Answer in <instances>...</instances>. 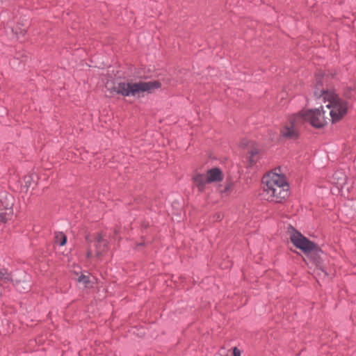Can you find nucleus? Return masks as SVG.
<instances>
[{
  "mask_svg": "<svg viewBox=\"0 0 356 356\" xmlns=\"http://www.w3.org/2000/svg\"><path fill=\"white\" fill-rule=\"evenodd\" d=\"M262 195L268 201L282 202L289 197V186L284 175L277 170L268 172L263 177Z\"/></svg>",
  "mask_w": 356,
  "mask_h": 356,
  "instance_id": "f257e3e1",
  "label": "nucleus"
},
{
  "mask_svg": "<svg viewBox=\"0 0 356 356\" xmlns=\"http://www.w3.org/2000/svg\"><path fill=\"white\" fill-rule=\"evenodd\" d=\"M314 94L317 98L322 99L329 121L332 123L337 122L347 114L349 108L348 102L333 91L325 90L323 88H319L317 84Z\"/></svg>",
  "mask_w": 356,
  "mask_h": 356,
  "instance_id": "f03ea898",
  "label": "nucleus"
},
{
  "mask_svg": "<svg viewBox=\"0 0 356 356\" xmlns=\"http://www.w3.org/2000/svg\"><path fill=\"white\" fill-rule=\"evenodd\" d=\"M161 87L159 81H138V82H120L113 86L109 83L106 88L110 93H116L124 97H140L145 93H152Z\"/></svg>",
  "mask_w": 356,
  "mask_h": 356,
  "instance_id": "7ed1b4c3",
  "label": "nucleus"
},
{
  "mask_svg": "<svg viewBox=\"0 0 356 356\" xmlns=\"http://www.w3.org/2000/svg\"><path fill=\"white\" fill-rule=\"evenodd\" d=\"M290 238L293 244L304 252L303 259L308 266L311 264L325 275L327 274L320 258L321 250L315 243L296 231L291 234Z\"/></svg>",
  "mask_w": 356,
  "mask_h": 356,
  "instance_id": "20e7f679",
  "label": "nucleus"
},
{
  "mask_svg": "<svg viewBox=\"0 0 356 356\" xmlns=\"http://www.w3.org/2000/svg\"><path fill=\"white\" fill-rule=\"evenodd\" d=\"M298 114L300 117L302 118L303 124L305 122H309L312 126L316 128L324 127L329 121L326 111L323 106L321 107V109L304 110L299 112Z\"/></svg>",
  "mask_w": 356,
  "mask_h": 356,
  "instance_id": "39448f33",
  "label": "nucleus"
},
{
  "mask_svg": "<svg viewBox=\"0 0 356 356\" xmlns=\"http://www.w3.org/2000/svg\"><path fill=\"white\" fill-rule=\"evenodd\" d=\"M222 179L223 174L218 168L207 170L205 175L197 173L193 177L194 184L200 191L204 189L207 184L213 182H219Z\"/></svg>",
  "mask_w": 356,
  "mask_h": 356,
  "instance_id": "423d86ee",
  "label": "nucleus"
},
{
  "mask_svg": "<svg viewBox=\"0 0 356 356\" xmlns=\"http://www.w3.org/2000/svg\"><path fill=\"white\" fill-rule=\"evenodd\" d=\"M107 241L98 234L93 240L88 241L86 257L90 260H98L107 251Z\"/></svg>",
  "mask_w": 356,
  "mask_h": 356,
  "instance_id": "0eeeda50",
  "label": "nucleus"
},
{
  "mask_svg": "<svg viewBox=\"0 0 356 356\" xmlns=\"http://www.w3.org/2000/svg\"><path fill=\"white\" fill-rule=\"evenodd\" d=\"M302 120L298 113L290 116L281 128V136L288 139H296L299 136V128L303 124Z\"/></svg>",
  "mask_w": 356,
  "mask_h": 356,
  "instance_id": "6e6552de",
  "label": "nucleus"
},
{
  "mask_svg": "<svg viewBox=\"0 0 356 356\" xmlns=\"http://www.w3.org/2000/svg\"><path fill=\"white\" fill-rule=\"evenodd\" d=\"M12 206H13L12 202L10 204H8L6 207V212L0 213V221L6 222L9 219H10V218L13 215Z\"/></svg>",
  "mask_w": 356,
  "mask_h": 356,
  "instance_id": "1a4fd4ad",
  "label": "nucleus"
},
{
  "mask_svg": "<svg viewBox=\"0 0 356 356\" xmlns=\"http://www.w3.org/2000/svg\"><path fill=\"white\" fill-rule=\"evenodd\" d=\"M233 181H227L224 185L219 186L218 191L221 193L229 194L233 189Z\"/></svg>",
  "mask_w": 356,
  "mask_h": 356,
  "instance_id": "9d476101",
  "label": "nucleus"
},
{
  "mask_svg": "<svg viewBox=\"0 0 356 356\" xmlns=\"http://www.w3.org/2000/svg\"><path fill=\"white\" fill-rule=\"evenodd\" d=\"M344 95L347 99L356 97V86L355 85L347 87L344 90Z\"/></svg>",
  "mask_w": 356,
  "mask_h": 356,
  "instance_id": "9b49d317",
  "label": "nucleus"
},
{
  "mask_svg": "<svg viewBox=\"0 0 356 356\" xmlns=\"http://www.w3.org/2000/svg\"><path fill=\"white\" fill-rule=\"evenodd\" d=\"M334 182L337 185L341 186L345 182V175L341 172H337L334 175Z\"/></svg>",
  "mask_w": 356,
  "mask_h": 356,
  "instance_id": "f8f14e48",
  "label": "nucleus"
},
{
  "mask_svg": "<svg viewBox=\"0 0 356 356\" xmlns=\"http://www.w3.org/2000/svg\"><path fill=\"white\" fill-rule=\"evenodd\" d=\"M67 241V237L66 236L62 233H58L56 234L55 236V243L60 245H64L66 243Z\"/></svg>",
  "mask_w": 356,
  "mask_h": 356,
  "instance_id": "ddd939ff",
  "label": "nucleus"
},
{
  "mask_svg": "<svg viewBox=\"0 0 356 356\" xmlns=\"http://www.w3.org/2000/svg\"><path fill=\"white\" fill-rule=\"evenodd\" d=\"M77 281L79 283L82 284L85 287H89L91 282L90 277L85 275H80L78 277Z\"/></svg>",
  "mask_w": 356,
  "mask_h": 356,
  "instance_id": "4468645a",
  "label": "nucleus"
},
{
  "mask_svg": "<svg viewBox=\"0 0 356 356\" xmlns=\"http://www.w3.org/2000/svg\"><path fill=\"white\" fill-rule=\"evenodd\" d=\"M0 280L8 281L10 280V275L7 272L0 270Z\"/></svg>",
  "mask_w": 356,
  "mask_h": 356,
  "instance_id": "2eb2a0df",
  "label": "nucleus"
},
{
  "mask_svg": "<svg viewBox=\"0 0 356 356\" xmlns=\"http://www.w3.org/2000/svg\"><path fill=\"white\" fill-rule=\"evenodd\" d=\"M257 155V152H252L251 156L250 157V165H253L256 162L255 156Z\"/></svg>",
  "mask_w": 356,
  "mask_h": 356,
  "instance_id": "dca6fc26",
  "label": "nucleus"
},
{
  "mask_svg": "<svg viewBox=\"0 0 356 356\" xmlns=\"http://www.w3.org/2000/svg\"><path fill=\"white\" fill-rule=\"evenodd\" d=\"M233 355L241 356V351L237 348H234L233 350Z\"/></svg>",
  "mask_w": 356,
  "mask_h": 356,
  "instance_id": "f3484780",
  "label": "nucleus"
},
{
  "mask_svg": "<svg viewBox=\"0 0 356 356\" xmlns=\"http://www.w3.org/2000/svg\"><path fill=\"white\" fill-rule=\"evenodd\" d=\"M221 218H222L221 215L220 213L217 214L216 220H221Z\"/></svg>",
  "mask_w": 356,
  "mask_h": 356,
  "instance_id": "a211bd4d",
  "label": "nucleus"
}]
</instances>
